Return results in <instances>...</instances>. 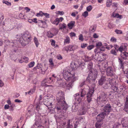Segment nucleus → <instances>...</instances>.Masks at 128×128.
I'll use <instances>...</instances> for the list:
<instances>
[{
  "mask_svg": "<svg viewBox=\"0 0 128 128\" xmlns=\"http://www.w3.org/2000/svg\"><path fill=\"white\" fill-rule=\"evenodd\" d=\"M56 100L58 102L57 106L56 107L58 112H62L64 110H66L68 108L67 105L65 101L64 92H59L56 95Z\"/></svg>",
  "mask_w": 128,
  "mask_h": 128,
  "instance_id": "f257e3e1",
  "label": "nucleus"
},
{
  "mask_svg": "<svg viewBox=\"0 0 128 128\" xmlns=\"http://www.w3.org/2000/svg\"><path fill=\"white\" fill-rule=\"evenodd\" d=\"M30 41V36L28 33H24L23 34L22 37L20 39V43L23 46L28 44Z\"/></svg>",
  "mask_w": 128,
  "mask_h": 128,
  "instance_id": "f03ea898",
  "label": "nucleus"
},
{
  "mask_svg": "<svg viewBox=\"0 0 128 128\" xmlns=\"http://www.w3.org/2000/svg\"><path fill=\"white\" fill-rule=\"evenodd\" d=\"M90 71L89 74L86 80H95L96 78L97 77V72L96 71L94 72V74L93 70Z\"/></svg>",
  "mask_w": 128,
  "mask_h": 128,
  "instance_id": "7ed1b4c3",
  "label": "nucleus"
},
{
  "mask_svg": "<svg viewBox=\"0 0 128 128\" xmlns=\"http://www.w3.org/2000/svg\"><path fill=\"white\" fill-rule=\"evenodd\" d=\"M106 95L104 93H102V95L100 96L99 98H98V101H100V103L103 104L104 103L105 104L107 101Z\"/></svg>",
  "mask_w": 128,
  "mask_h": 128,
  "instance_id": "20e7f679",
  "label": "nucleus"
},
{
  "mask_svg": "<svg viewBox=\"0 0 128 128\" xmlns=\"http://www.w3.org/2000/svg\"><path fill=\"white\" fill-rule=\"evenodd\" d=\"M94 88L90 89L89 92L87 94V101L89 103L92 101V94L94 92Z\"/></svg>",
  "mask_w": 128,
  "mask_h": 128,
  "instance_id": "39448f33",
  "label": "nucleus"
},
{
  "mask_svg": "<svg viewBox=\"0 0 128 128\" xmlns=\"http://www.w3.org/2000/svg\"><path fill=\"white\" fill-rule=\"evenodd\" d=\"M4 43L7 45H8L9 43H10V45L11 46H12L13 47V49H14L15 50H16L17 48L16 46H17V43L16 42H14V41H12V42L10 43V41L9 40H6L4 41Z\"/></svg>",
  "mask_w": 128,
  "mask_h": 128,
  "instance_id": "423d86ee",
  "label": "nucleus"
},
{
  "mask_svg": "<svg viewBox=\"0 0 128 128\" xmlns=\"http://www.w3.org/2000/svg\"><path fill=\"white\" fill-rule=\"evenodd\" d=\"M111 110V107L109 104H106L103 108V110L108 114Z\"/></svg>",
  "mask_w": 128,
  "mask_h": 128,
  "instance_id": "0eeeda50",
  "label": "nucleus"
},
{
  "mask_svg": "<svg viewBox=\"0 0 128 128\" xmlns=\"http://www.w3.org/2000/svg\"><path fill=\"white\" fill-rule=\"evenodd\" d=\"M54 31H55L54 32V33H52L50 31H48L47 33V35L48 37L50 38H52V37L54 35H56L58 32V31L57 29L55 28L53 29Z\"/></svg>",
  "mask_w": 128,
  "mask_h": 128,
  "instance_id": "6e6552de",
  "label": "nucleus"
},
{
  "mask_svg": "<svg viewBox=\"0 0 128 128\" xmlns=\"http://www.w3.org/2000/svg\"><path fill=\"white\" fill-rule=\"evenodd\" d=\"M106 74L107 76H111L113 75V71L112 68L111 67H108L106 70Z\"/></svg>",
  "mask_w": 128,
  "mask_h": 128,
  "instance_id": "1a4fd4ad",
  "label": "nucleus"
},
{
  "mask_svg": "<svg viewBox=\"0 0 128 128\" xmlns=\"http://www.w3.org/2000/svg\"><path fill=\"white\" fill-rule=\"evenodd\" d=\"M111 81V82H110V83L111 84H112L113 86H112V89L114 91L117 92V90H118V87H116V86H114L115 85V83L116 82V81L114 80H110Z\"/></svg>",
  "mask_w": 128,
  "mask_h": 128,
  "instance_id": "9d476101",
  "label": "nucleus"
},
{
  "mask_svg": "<svg viewBox=\"0 0 128 128\" xmlns=\"http://www.w3.org/2000/svg\"><path fill=\"white\" fill-rule=\"evenodd\" d=\"M87 111V109L85 107H82L79 111L80 115H82L85 114Z\"/></svg>",
  "mask_w": 128,
  "mask_h": 128,
  "instance_id": "9b49d317",
  "label": "nucleus"
},
{
  "mask_svg": "<svg viewBox=\"0 0 128 128\" xmlns=\"http://www.w3.org/2000/svg\"><path fill=\"white\" fill-rule=\"evenodd\" d=\"M100 70L102 74H103L102 75L101 78L100 80H106L105 76L104 75L105 73L104 70L100 68Z\"/></svg>",
  "mask_w": 128,
  "mask_h": 128,
  "instance_id": "f8f14e48",
  "label": "nucleus"
},
{
  "mask_svg": "<svg viewBox=\"0 0 128 128\" xmlns=\"http://www.w3.org/2000/svg\"><path fill=\"white\" fill-rule=\"evenodd\" d=\"M63 76L64 77V79L66 80H67L68 78L69 77V76H68V72L66 70H64L63 71Z\"/></svg>",
  "mask_w": 128,
  "mask_h": 128,
  "instance_id": "ddd939ff",
  "label": "nucleus"
},
{
  "mask_svg": "<svg viewBox=\"0 0 128 128\" xmlns=\"http://www.w3.org/2000/svg\"><path fill=\"white\" fill-rule=\"evenodd\" d=\"M68 76H69V77L67 79L68 80H73L74 79H75V80H76V78L74 77V75L72 73H69L68 75Z\"/></svg>",
  "mask_w": 128,
  "mask_h": 128,
  "instance_id": "4468645a",
  "label": "nucleus"
},
{
  "mask_svg": "<svg viewBox=\"0 0 128 128\" xmlns=\"http://www.w3.org/2000/svg\"><path fill=\"white\" fill-rule=\"evenodd\" d=\"M28 58L24 57L23 58H22L20 60H19L18 61L20 63H22L23 62L26 63L28 62Z\"/></svg>",
  "mask_w": 128,
  "mask_h": 128,
  "instance_id": "2eb2a0df",
  "label": "nucleus"
},
{
  "mask_svg": "<svg viewBox=\"0 0 128 128\" xmlns=\"http://www.w3.org/2000/svg\"><path fill=\"white\" fill-rule=\"evenodd\" d=\"M126 103L124 110L128 114V98H126Z\"/></svg>",
  "mask_w": 128,
  "mask_h": 128,
  "instance_id": "dca6fc26",
  "label": "nucleus"
},
{
  "mask_svg": "<svg viewBox=\"0 0 128 128\" xmlns=\"http://www.w3.org/2000/svg\"><path fill=\"white\" fill-rule=\"evenodd\" d=\"M82 101V99L80 98H78L75 99V105H78Z\"/></svg>",
  "mask_w": 128,
  "mask_h": 128,
  "instance_id": "f3484780",
  "label": "nucleus"
},
{
  "mask_svg": "<svg viewBox=\"0 0 128 128\" xmlns=\"http://www.w3.org/2000/svg\"><path fill=\"white\" fill-rule=\"evenodd\" d=\"M81 97H84L86 95V92L85 89H81L80 91Z\"/></svg>",
  "mask_w": 128,
  "mask_h": 128,
  "instance_id": "a211bd4d",
  "label": "nucleus"
},
{
  "mask_svg": "<svg viewBox=\"0 0 128 128\" xmlns=\"http://www.w3.org/2000/svg\"><path fill=\"white\" fill-rule=\"evenodd\" d=\"M70 66L72 70H75L77 68V64L75 62H72Z\"/></svg>",
  "mask_w": 128,
  "mask_h": 128,
  "instance_id": "6ab92c4d",
  "label": "nucleus"
},
{
  "mask_svg": "<svg viewBox=\"0 0 128 128\" xmlns=\"http://www.w3.org/2000/svg\"><path fill=\"white\" fill-rule=\"evenodd\" d=\"M70 66L72 70H75L77 68V64L75 62H72Z\"/></svg>",
  "mask_w": 128,
  "mask_h": 128,
  "instance_id": "aec40b11",
  "label": "nucleus"
},
{
  "mask_svg": "<svg viewBox=\"0 0 128 128\" xmlns=\"http://www.w3.org/2000/svg\"><path fill=\"white\" fill-rule=\"evenodd\" d=\"M99 121H97L96 124L95 126L96 128H100L102 124V123Z\"/></svg>",
  "mask_w": 128,
  "mask_h": 128,
  "instance_id": "412c9836",
  "label": "nucleus"
},
{
  "mask_svg": "<svg viewBox=\"0 0 128 128\" xmlns=\"http://www.w3.org/2000/svg\"><path fill=\"white\" fill-rule=\"evenodd\" d=\"M23 34H17L16 36V38H17L18 40H16L18 41L20 40V39H21L22 37Z\"/></svg>",
  "mask_w": 128,
  "mask_h": 128,
  "instance_id": "4be33fe9",
  "label": "nucleus"
},
{
  "mask_svg": "<svg viewBox=\"0 0 128 128\" xmlns=\"http://www.w3.org/2000/svg\"><path fill=\"white\" fill-rule=\"evenodd\" d=\"M122 55L123 58L126 59V58L128 56V52H124L122 54Z\"/></svg>",
  "mask_w": 128,
  "mask_h": 128,
  "instance_id": "5701e85b",
  "label": "nucleus"
},
{
  "mask_svg": "<svg viewBox=\"0 0 128 128\" xmlns=\"http://www.w3.org/2000/svg\"><path fill=\"white\" fill-rule=\"evenodd\" d=\"M34 41L36 47H38L39 44V43L38 42V39L35 37L34 38Z\"/></svg>",
  "mask_w": 128,
  "mask_h": 128,
  "instance_id": "b1692460",
  "label": "nucleus"
},
{
  "mask_svg": "<svg viewBox=\"0 0 128 128\" xmlns=\"http://www.w3.org/2000/svg\"><path fill=\"white\" fill-rule=\"evenodd\" d=\"M74 22L71 21L70 23L68 24V26L69 28H70V29H71L72 28L73 26L74 25Z\"/></svg>",
  "mask_w": 128,
  "mask_h": 128,
  "instance_id": "393cba45",
  "label": "nucleus"
},
{
  "mask_svg": "<svg viewBox=\"0 0 128 128\" xmlns=\"http://www.w3.org/2000/svg\"><path fill=\"white\" fill-rule=\"evenodd\" d=\"M88 68L89 70H90L92 68L93 64L92 62H90L88 64Z\"/></svg>",
  "mask_w": 128,
  "mask_h": 128,
  "instance_id": "a878e982",
  "label": "nucleus"
},
{
  "mask_svg": "<svg viewBox=\"0 0 128 128\" xmlns=\"http://www.w3.org/2000/svg\"><path fill=\"white\" fill-rule=\"evenodd\" d=\"M60 20L59 18H56L53 22V23L56 25H58L60 22Z\"/></svg>",
  "mask_w": 128,
  "mask_h": 128,
  "instance_id": "bb28decb",
  "label": "nucleus"
},
{
  "mask_svg": "<svg viewBox=\"0 0 128 128\" xmlns=\"http://www.w3.org/2000/svg\"><path fill=\"white\" fill-rule=\"evenodd\" d=\"M100 116V118L103 119L104 118L105 116L106 115H107V114L105 112H102L100 114H99Z\"/></svg>",
  "mask_w": 128,
  "mask_h": 128,
  "instance_id": "cd10ccee",
  "label": "nucleus"
},
{
  "mask_svg": "<svg viewBox=\"0 0 128 128\" xmlns=\"http://www.w3.org/2000/svg\"><path fill=\"white\" fill-rule=\"evenodd\" d=\"M46 80H43L41 82V85L42 86H48L47 85V83H48L46 81Z\"/></svg>",
  "mask_w": 128,
  "mask_h": 128,
  "instance_id": "c85d7f7f",
  "label": "nucleus"
},
{
  "mask_svg": "<svg viewBox=\"0 0 128 128\" xmlns=\"http://www.w3.org/2000/svg\"><path fill=\"white\" fill-rule=\"evenodd\" d=\"M96 25L94 26H92L90 27V30H91L92 32H94L96 30Z\"/></svg>",
  "mask_w": 128,
  "mask_h": 128,
  "instance_id": "c756f323",
  "label": "nucleus"
},
{
  "mask_svg": "<svg viewBox=\"0 0 128 128\" xmlns=\"http://www.w3.org/2000/svg\"><path fill=\"white\" fill-rule=\"evenodd\" d=\"M3 3L4 4H5L8 6H11V4L10 2H8L7 1L3 0L2 1Z\"/></svg>",
  "mask_w": 128,
  "mask_h": 128,
  "instance_id": "7c9ffc66",
  "label": "nucleus"
},
{
  "mask_svg": "<svg viewBox=\"0 0 128 128\" xmlns=\"http://www.w3.org/2000/svg\"><path fill=\"white\" fill-rule=\"evenodd\" d=\"M91 60V58L88 56H85V61L86 62H87Z\"/></svg>",
  "mask_w": 128,
  "mask_h": 128,
  "instance_id": "2f4dec72",
  "label": "nucleus"
},
{
  "mask_svg": "<svg viewBox=\"0 0 128 128\" xmlns=\"http://www.w3.org/2000/svg\"><path fill=\"white\" fill-rule=\"evenodd\" d=\"M96 119L97 120V121L100 122L101 121L103 120L102 118H100V116L99 114L96 117Z\"/></svg>",
  "mask_w": 128,
  "mask_h": 128,
  "instance_id": "473e14b6",
  "label": "nucleus"
},
{
  "mask_svg": "<svg viewBox=\"0 0 128 128\" xmlns=\"http://www.w3.org/2000/svg\"><path fill=\"white\" fill-rule=\"evenodd\" d=\"M56 13L57 14H58L60 15H62L64 14V12L63 11H58L56 12Z\"/></svg>",
  "mask_w": 128,
  "mask_h": 128,
  "instance_id": "72a5a7b5",
  "label": "nucleus"
},
{
  "mask_svg": "<svg viewBox=\"0 0 128 128\" xmlns=\"http://www.w3.org/2000/svg\"><path fill=\"white\" fill-rule=\"evenodd\" d=\"M70 38L69 37L67 36L66 38V39H65L64 43H68L70 42Z\"/></svg>",
  "mask_w": 128,
  "mask_h": 128,
  "instance_id": "f704fd0d",
  "label": "nucleus"
},
{
  "mask_svg": "<svg viewBox=\"0 0 128 128\" xmlns=\"http://www.w3.org/2000/svg\"><path fill=\"white\" fill-rule=\"evenodd\" d=\"M66 28V24L64 23H63L61 25V26L60 27V29H63Z\"/></svg>",
  "mask_w": 128,
  "mask_h": 128,
  "instance_id": "c9c22d12",
  "label": "nucleus"
},
{
  "mask_svg": "<svg viewBox=\"0 0 128 128\" xmlns=\"http://www.w3.org/2000/svg\"><path fill=\"white\" fill-rule=\"evenodd\" d=\"M34 62H31L28 64V66L29 68L32 67L34 66Z\"/></svg>",
  "mask_w": 128,
  "mask_h": 128,
  "instance_id": "e433bc0d",
  "label": "nucleus"
},
{
  "mask_svg": "<svg viewBox=\"0 0 128 128\" xmlns=\"http://www.w3.org/2000/svg\"><path fill=\"white\" fill-rule=\"evenodd\" d=\"M115 32L117 34H121L122 33V31L120 30H115Z\"/></svg>",
  "mask_w": 128,
  "mask_h": 128,
  "instance_id": "4c0bfd02",
  "label": "nucleus"
},
{
  "mask_svg": "<svg viewBox=\"0 0 128 128\" xmlns=\"http://www.w3.org/2000/svg\"><path fill=\"white\" fill-rule=\"evenodd\" d=\"M111 2L107 1L106 2V6L107 7H109L112 4Z\"/></svg>",
  "mask_w": 128,
  "mask_h": 128,
  "instance_id": "58836bf2",
  "label": "nucleus"
},
{
  "mask_svg": "<svg viewBox=\"0 0 128 128\" xmlns=\"http://www.w3.org/2000/svg\"><path fill=\"white\" fill-rule=\"evenodd\" d=\"M118 62L120 63V66H121V67L122 68V66L123 64L122 63L123 61L122 60L119 58Z\"/></svg>",
  "mask_w": 128,
  "mask_h": 128,
  "instance_id": "ea45409f",
  "label": "nucleus"
},
{
  "mask_svg": "<svg viewBox=\"0 0 128 128\" xmlns=\"http://www.w3.org/2000/svg\"><path fill=\"white\" fill-rule=\"evenodd\" d=\"M102 43L101 42H99L96 44V46L97 48H99L100 46H102Z\"/></svg>",
  "mask_w": 128,
  "mask_h": 128,
  "instance_id": "a19ab883",
  "label": "nucleus"
},
{
  "mask_svg": "<svg viewBox=\"0 0 128 128\" xmlns=\"http://www.w3.org/2000/svg\"><path fill=\"white\" fill-rule=\"evenodd\" d=\"M94 47V46L93 45H90L87 47V49L89 50H90L92 48H93Z\"/></svg>",
  "mask_w": 128,
  "mask_h": 128,
  "instance_id": "79ce46f5",
  "label": "nucleus"
},
{
  "mask_svg": "<svg viewBox=\"0 0 128 128\" xmlns=\"http://www.w3.org/2000/svg\"><path fill=\"white\" fill-rule=\"evenodd\" d=\"M68 50L72 51L74 50L73 46L72 45H70L68 46Z\"/></svg>",
  "mask_w": 128,
  "mask_h": 128,
  "instance_id": "37998d69",
  "label": "nucleus"
},
{
  "mask_svg": "<svg viewBox=\"0 0 128 128\" xmlns=\"http://www.w3.org/2000/svg\"><path fill=\"white\" fill-rule=\"evenodd\" d=\"M112 7H114L116 8H117L118 6V4L117 2H114L112 3Z\"/></svg>",
  "mask_w": 128,
  "mask_h": 128,
  "instance_id": "c03bdc74",
  "label": "nucleus"
},
{
  "mask_svg": "<svg viewBox=\"0 0 128 128\" xmlns=\"http://www.w3.org/2000/svg\"><path fill=\"white\" fill-rule=\"evenodd\" d=\"M43 13L42 11H40L38 13H37L36 16H43Z\"/></svg>",
  "mask_w": 128,
  "mask_h": 128,
  "instance_id": "a18cd8bd",
  "label": "nucleus"
},
{
  "mask_svg": "<svg viewBox=\"0 0 128 128\" xmlns=\"http://www.w3.org/2000/svg\"><path fill=\"white\" fill-rule=\"evenodd\" d=\"M92 7L91 6H89L86 8V10L88 12H90L92 10Z\"/></svg>",
  "mask_w": 128,
  "mask_h": 128,
  "instance_id": "49530a36",
  "label": "nucleus"
},
{
  "mask_svg": "<svg viewBox=\"0 0 128 128\" xmlns=\"http://www.w3.org/2000/svg\"><path fill=\"white\" fill-rule=\"evenodd\" d=\"M82 15L85 17H86L88 15V12L86 11L84 12L82 14Z\"/></svg>",
  "mask_w": 128,
  "mask_h": 128,
  "instance_id": "de8ad7c7",
  "label": "nucleus"
},
{
  "mask_svg": "<svg viewBox=\"0 0 128 128\" xmlns=\"http://www.w3.org/2000/svg\"><path fill=\"white\" fill-rule=\"evenodd\" d=\"M87 44H82L81 45V47L82 48H84L87 46Z\"/></svg>",
  "mask_w": 128,
  "mask_h": 128,
  "instance_id": "09e8293b",
  "label": "nucleus"
},
{
  "mask_svg": "<svg viewBox=\"0 0 128 128\" xmlns=\"http://www.w3.org/2000/svg\"><path fill=\"white\" fill-rule=\"evenodd\" d=\"M79 39L81 41H83L84 40L83 35L81 34L79 36Z\"/></svg>",
  "mask_w": 128,
  "mask_h": 128,
  "instance_id": "8fccbe9b",
  "label": "nucleus"
},
{
  "mask_svg": "<svg viewBox=\"0 0 128 128\" xmlns=\"http://www.w3.org/2000/svg\"><path fill=\"white\" fill-rule=\"evenodd\" d=\"M123 4L124 5H128V0H124Z\"/></svg>",
  "mask_w": 128,
  "mask_h": 128,
  "instance_id": "3c124183",
  "label": "nucleus"
},
{
  "mask_svg": "<svg viewBox=\"0 0 128 128\" xmlns=\"http://www.w3.org/2000/svg\"><path fill=\"white\" fill-rule=\"evenodd\" d=\"M122 48L123 50L124 51H126L127 50H126V46L124 45H122Z\"/></svg>",
  "mask_w": 128,
  "mask_h": 128,
  "instance_id": "603ef678",
  "label": "nucleus"
},
{
  "mask_svg": "<svg viewBox=\"0 0 128 128\" xmlns=\"http://www.w3.org/2000/svg\"><path fill=\"white\" fill-rule=\"evenodd\" d=\"M49 62L50 63V64L52 66H54V64L52 62V59H50L49 60Z\"/></svg>",
  "mask_w": 128,
  "mask_h": 128,
  "instance_id": "864d4df0",
  "label": "nucleus"
},
{
  "mask_svg": "<svg viewBox=\"0 0 128 128\" xmlns=\"http://www.w3.org/2000/svg\"><path fill=\"white\" fill-rule=\"evenodd\" d=\"M110 41L113 42H116V38L113 37L111 38Z\"/></svg>",
  "mask_w": 128,
  "mask_h": 128,
  "instance_id": "5fc2aeb1",
  "label": "nucleus"
},
{
  "mask_svg": "<svg viewBox=\"0 0 128 128\" xmlns=\"http://www.w3.org/2000/svg\"><path fill=\"white\" fill-rule=\"evenodd\" d=\"M118 50L120 51V52H122L123 50L122 48V46L119 47L118 49L116 50L117 51H118Z\"/></svg>",
  "mask_w": 128,
  "mask_h": 128,
  "instance_id": "6e6d98bb",
  "label": "nucleus"
},
{
  "mask_svg": "<svg viewBox=\"0 0 128 128\" xmlns=\"http://www.w3.org/2000/svg\"><path fill=\"white\" fill-rule=\"evenodd\" d=\"M91 110H93L94 112H92V114H97V112L96 111V109H94V108H92L91 109Z\"/></svg>",
  "mask_w": 128,
  "mask_h": 128,
  "instance_id": "4d7b16f0",
  "label": "nucleus"
},
{
  "mask_svg": "<svg viewBox=\"0 0 128 128\" xmlns=\"http://www.w3.org/2000/svg\"><path fill=\"white\" fill-rule=\"evenodd\" d=\"M102 54L101 53H99V54H98V58H96V60L98 61H100L101 60L100 56L102 55Z\"/></svg>",
  "mask_w": 128,
  "mask_h": 128,
  "instance_id": "13d9d810",
  "label": "nucleus"
},
{
  "mask_svg": "<svg viewBox=\"0 0 128 128\" xmlns=\"http://www.w3.org/2000/svg\"><path fill=\"white\" fill-rule=\"evenodd\" d=\"M111 53L114 55H116V53L114 50H112L111 51Z\"/></svg>",
  "mask_w": 128,
  "mask_h": 128,
  "instance_id": "bf43d9fd",
  "label": "nucleus"
},
{
  "mask_svg": "<svg viewBox=\"0 0 128 128\" xmlns=\"http://www.w3.org/2000/svg\"><path fill=\"white\" fill-rule=\"evenodd\" d=\"M57 80V77L55 74H53L52 76V80Z\"/></svg>",
  "mask_w": 128,
  "mask_h": 128,
  "instance_id": "052dcab7",
  "label": "nucleus"
},
{
  "mask_svg": "<svg viewBox=\"0 0 128 128\" xmlns=\"http://www.w3.org/2000/svg\"><path fill=\"white\" fill-rule=\"evenodd\" d=\"M43 14L47 18H49L50 17H49V14H48V13H43Z\"/></svg>",
  "mask_w": 128,
  "mask_h": 128,
  "instance_id": "680f3d73",
  "label": "nucleus"
},
{
  "mask_svg": "<svg viewBox=\"0 0 128 128\" xmlns=\"http://www.w3.org/2000/svg\"><path fill=\"white\" fill-rule=\"evenodd\" d=\"M104 80H99L98 84L100 85H102L104 83Z\"/></svg>",
  "mask_w": 128,
  "mask_h": 128,
  "instance_id": "e2e57ef3",
  "label": "nucleus"
},
{
  "mask_svg": "<svg viewBox=\"0 0 128 128\" xmlns=\"http://www.w3.org/2000/svg\"><path fill=\"white\" fill-rule=\"evenodd\" d=\"M70 35L71 37H73V36H76V34L73 32H72L70 33Z\"/></svg>",
  "mask_w": 128,
  "mask_h": 128,
  "instance_id": "0e129e2a",
  "label": "nucleus"
},
{
  "mask_svg": "<svg viewBox=\"0 0 128 128\" xmlns=\"http://www.w3.org/2000/svg\"><path fill=\"white\" fill-rule=\"evenodd\" d=\"M85 81H83L81 82L80 84V87H82L85 84Z\"/></svg>",
  "mask_w": 128,
  "mask_h": 128,
  "instance_id": "69168bd1",
  "label": "nucleus"
},
{
  "mask_svg": "<svg viewBox=\"0 0 128 128\" xmlns=\"http://www.w3.org/2000/svg\"><path fill=\"white\" fill-rule=\"evenodd\" d=\"M119 15L118 14L116 13V14H115V15H114V14H113V16L114 17H116V18H118V16H119Z\"/></svg>",
  "mask_w": 128,
  "mask_h": 128,
  "instance_id": "338daca9",
  "label": "nucleus"
},
{
  "mask_svg": "<svg viewBox=\"0 0 128 128\" xmlns=\"http://www.w3.org/2000/svg\"><path fill=\"white\" fill-rule=\"evenodd\" d=\"M4 85V84L3 82L2 81V80H0V86L2 87Z\"/></svg>",
  "mask_w": 128,
  "mask_h": 128,
  "instance_id": "774afa93",
  "label": "nucleus"
}]
</instances>
